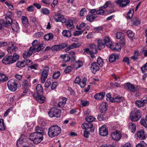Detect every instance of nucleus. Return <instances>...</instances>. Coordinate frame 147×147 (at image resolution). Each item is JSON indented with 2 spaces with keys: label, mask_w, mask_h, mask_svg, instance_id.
Wrapping results in <instances>:
<instances>
[{
  "label": "nucleus",
  "mask_w": 147,
  "mask_h": 147,
  "mask_svg": "<svg viewBox=\"0 0 147 147\" xmlns=\"http://www.w3.org/2000/svg\"><path fill=\"white\" fill-rule=\"evenodd\" d=\"M128 128L133 133H134L136 129L135 125L131 122L129 123Z\"/></svg>",
  "instance_id": "31"
},
{
  "label": "nucleus",
  "mask_w": 147,
  "mask_h": 147,
  "mask_svg": "<svg viewBox=\"0 0 147 147\" xmlns=\"http://www.w3.org/2000/svg\"><path fill=\"white\" fill-rule=\"evenodd\" d=\"M127 34L129 38L131 40H133V37L134 36V34L131 30H128L127 32Z\"/></svg>",
  "instance_id": "42"
},
{
  "label": "nucleus",
  "mask_w": 147,
  "mask_h": 147,
  "mask_svg": "<svg viewBox=\"0 0 147 147\" xmlns=\"http://www.w3.org/2000/svg\"><path fill=\"white\" fill-rule=\"evenodd\" d=\"M57 22H61L62 23H65V22L66 20V19H65L64 17V16L62 15L61 17H60L59 19H57Z\"/></svg>",
  "instance_id": "60"
},
{
  "label": "nucleus",
  "mask_w": 147,
  "mask_h": 147,
  "mask_svg": "<svg viewBox=\"0 0 147 147\" xmlns=\"http://www.w3.org/2000/svg\"><path fill=\"white\" fill-rule=\"evenodd\" d=\"M110 85L113 88L116 87L119 88L121 86L120 84L117 82H115V83L111 82L110 84Z\"/></svg>",
  "instance_id": "52"
},
{
  "label": "nucleus",
  "mask_w": 147,
  "mask_h": 147,
  "mask_svg": "<svg viewBox=\"0 0 147 147\" xmlns=\"http://www.w3.org/2000/svg\"><path fill=\"white\" fill-rule=\"evenodd\" d=\"M29 138L35 144H38L43 140V135L39 133H32L30 135Z\"/></svg>",
  "instance_id": "2"
},
{
  "label": "nucleus",
  "mask_w": 147,
  "mask_h": 147,
  "mask_svg": "<svg viewBox=\"0 0 147 147\" xmlns=\"http://www.w3.org/2000/svg\"><path fill=\"white\" fill-rule=\"evenodd\" d=\"M60 75V72L59 71H57L55 72L53 75V79H56L58 78Z\"/></svg>",
  "instance_id": "57"
},
{
  "label": "nucleus",
  "mask_w": 147,
  "mask_h": 147,
  "mask_svg": "<svg viewBox=\"0 0 147 147\" xmlns=\"http://www.w3.org/2000/svg\"><path fill=\"white\" fill-rule=\"evenodd\" d=\"M12 22V20L11 18L8 17H5L3 20L2 23L5 26L7 27Z\"/></svg>",
  "instance_id": "20"
},
{
  "label": "nucleus",
  "mask_w": 147,
  "mask_h": 147,
  "mask_svg": "<svg viewBox=\"0 0 147 147\" xmlns=\"http://www.w3.org/2000/svg\"><path fill=\"white\" fill-rule=\"evenodd\" d=\"M99 134L102 136H107L108 134V131L106 127L102 126L99 129Z\"/></svg>",
  "instance_id": "17"
},
{
  "label": "nucleus",
  "mask_w": 147,
  "mask_h": 147,
  "mask_svg": "<svg viewBox=\"0 0 147 147\" xmlns=\"http://www.w3.org/2000/svg\"><path fill=\"white\" fill-rule=\"evenodd\" d=\"M141 54L139 53V51H136L134 52V55L131 57L130 58L133 59L134 61H135L138 59V57Z\"/></svg>",
  "instance_id": "37"
},
{
  "label": "nucleus",
  "mask_w": 147,
  "mask_h": 147,
  "mask_svg": "<svg viewBox=\"0 0 147 147\" xmlns=\"http://www.w3.org/2000/svg\"><path fill=\"white\" fill-rule=\"evenodd\" d=\"M10 56H8L4 57L2 60V62L5 64H11V60Z\"/></svg>",
  "instance_id": "29"
},
{
  "label": "nucleus",
  "mask_w": 147,
  "mask_h": 147,
  "mask_svg": "<svg viewBox=\"0 0 147 147\" xmlns=\"http://www.w3.org/2000/svg\"><path fill=\"white\" fill-rule=\"evenodd\" d=\"M40 12L43 14L48 15L49 13L50 10L46 8H42L41 9Z\"/></svg>",
  "instance_id": "47"
},
{
  "label": "nucleus",
  "mask_w": 147,
  "mask_h": 147,
  "mask_svg": "<svg viewBox=\"0 0 147 147\" xmlns=\"http://www.w3.org/2000/svg\"><path fill=\"white\" fill-rule=\"evenodd\" d=\"M125 101V99L123 97L119 95H117L116 96L112 98V100H111V102L115 103H118Z\"/></svg>",
  "instance_id": "14"
},
{
  "label": "nucleus",
  "mask_w": 147,
  "mask_h": 147,
  "mask_svg": "<svg viewBox=\"0 0 147 147\" xmlns=\"http://www.w3.org/2000/svg\"><path fill=\"white\" fill-rule=\"evenodd\" d=\"M69 54L71 56V61L72 62L75 60L76 57L75 56L76 54V53L74 51H71L69 52Z\"/></svg>",
  "instance_id": "44"
},
{
  "label": "nucleus",
  "mask_w": 147,
  "mask_h": 147,
  "mask_svg": "<svg viewBox=\"0 0 147 147\" xmlns=\"http://www.w3.org/2000/svg\"><path fill=\"white\" fill-rule=\"evenodd\" d=\"M130 2L128 0H117L116 3L121 7H125Z\"/></svg>",
  "instance_id": "18"
},
{
  "label": "nucleus",
  "mask_w": 147,
  "mask_h": 147,
  "mask_svg": "<svg viewBox=\"0 0 147 147\" xmlns=\"http://www.w3.org/2000/svg\"><path fill=\"white\" fill-rule=\"evenodd\" d=\"M61 132V128L57 125H53L48 129V135L50 138H53L59 135Z\"/></svg>",
  "instance_id": "1"
},
{
  "label": "nucleus",
  "mask_w": 147,
  "mask_h": 147,
  "mask_svg": "<svg viewBox=\"0 0 147 147\" xmlns=\"http://www.w3.org/2000/svg\"><path fill=\"white\" fill-rule=\"evenodd\" d=\"M147 135L144 131L140 130L138 131L135 135V138L137 140H144L146 138Z\"/></svg>",
  "instance_id": "8"
},
{
  "label": "nucleus",
  "mask_w": 147,
  "mask_h": 147,
  "mask_svg": "<svg viewBox=\"0 0 147 147\" xmlns=\"http://www.w3.org/2000/svg\"><path fill=\"white\" fill-rule=\"evenodd\" d=\"M86 78L85 77H84L83 78L82 82H80L79 84L81 88H83L86 86Z\"/></svg>",
  "instance_id": "51"
},
{
  "label": "nucleus",
  "mask_w": 147,
  "mask_h": 147,
  "mask_svg": "<svg viewBox=\"0 0 147 147\" xmlns=\"http://www.w3.org/2000/svg\"><path fill=\"white\" fill-rule=\"evenodd\" d=\"M23 143V139L20 138L17 141L16 146L18 147H20L22 145Z\"/></svg>",
  "instance_id": "53"
},
{
  "label": "nucleus",
  "mask_w": 147,
  "mask_h": 147,
  "mask_svg": "<svg viewBox=\"0 0 147 147\" xmlns=\"http://www.w3.org/2000/svg\"><path fill=\"white\" fill-rule=\"evenodd\" d=\"M130 119L132 121H137L139 120L137 117L135 115L134 113L131 114L129 116Z\"/></svg>",
  "instance_id": "49"
},
{
  "label": "nucleus",
  "mask_w": 147,
  "mask_h": 147,
  "mask_svg": "<svg viewBox=\"0 0 147 147\" xmlns=\"http://www.w3.org/2000/svg\"><path fill=\"white\" fill-rule=\"evenodd\" d=\"M98 47L99 50H101L102 48L105 47V44H104L102 40H98Z\"/></svg>",
  "instance_id": "46"
},
{
  "label": "nucleus",
  "mask_w": 147,
  "mask_h": 147,
  "mask_svg": "<svg viewBox=\"0 0 147 147\" xmlns=\"http://www.w3.org/2000/svg\"><path fill=\"white\" fill-rule=\"evenodd\" d=\"M61 58L65 62H67L71 60V58L68 55H62L61 56Z\"/></svg>",
  "instance_id": "43"
},
{
  "label": "nucleus",
  "mask_w": 147,
  "mask_h": 147,
  "mask_svg": "<svg viewBox=\"0 0 147 147\" xmlns=\"http://www.w3.org/2000/svg\"><path fill=\"white\" fill-rule=\"evenodd\" d=\"M53 35L51 33H48L45 34L44 36V39L46 40H49L52 39Z\"/></svg>",
  "instance_id": "41"
},
{
  "label": "nucleus",
  "mask_w": 147,
  "mask_h": 147,
  "mask_svg": "<svg viewBox=\"0 0 147 147\" xmlns=\"http://www.w3.org/2000/svg\"><path fill=\"white\" fill-rule=\"evenodd\" d=\"M90 46L89 49L86 48L84 49L83 53L85 55L89 54L92 58H94L95 57L94 54H96L97 52L96 47L94 44H91Z\"/></svg>",
  "instance_id": "3"
},
{
  "label": "nucleus",
  "mask_w": 147,
  "mask_h": 147,
  "mask_svg": "<svg viewBox=\"0 0 147 147\" xmlns=\"http://www.w3.org/2000/svg\"><path fill=\"white\" fill-rule=\"evenodd\" d=\"M30 79H29L28 82L26 80H24L23 81L22 84V86L23 89L27 88L30 86Z\"/></svg>",
  "instance_id": "30"
},
{
  "label": "nucleus",
  "mask_w": 147,
  "mask_h": 147,
  "mask_svg": "<svg viewBox=\"0 0 147 147\" xmlns=\"http://www.w3.org/2000/svg\"><path fill=\"white\" fill-rule=\"evenodd\" d=\"M82 127L86 130L90 129V131L92 132L94 131V129L93 128V125L91 123H84L82 125Z\"/></svg>",
  "instance_id": "11"
},
{
  "label": "nucleus",
  "mask_w": 147,
  "mask_h": 147,
  "mask_svg": "<svg viewBox=\"0 0 147 147\" xmlns=\"http://www.w3.org/2000/svg\"><path fill=\"white\" fill-rule=\"evenodd\" d=\"M127 88L132 92H134L136 91V88L134 86L130 83H127L126 84Z\"/></svg>",
  "instance_id": "32"
},
{
  "label": "nucleus",
  "mask_w": 147,
  "mask_h": 147,
  "mask_svg": "<svg viewBox=\"0 0 147 147\" xmlns=\"http://www.w3.org/2000/svg\"><path fill=\"white\" fill-rule=\"evenodd\" d=\"M48 114L49 116L51 118L54 117H59L61 115V111L60 110L55 108H51L48 112Z\"/></svg>",
  "instance_id": "5"
},
{
  "label": "nucleus",
  "mask_w": 147,
  "mask_h": 147,
  "mask_svg": "<svg viewBox=\"0 0 147 147\" xmlns=\"http://www.w3.org/2000/svg\"><path fill=\"white\" fill-rule=\"evenodd\" d=\"M111 6V7H114V6L111 5V2L110 1H107L104 5L102 7H101L103 9H105L106 8H107L108 7H110Z\"/></svg>",
  "instance_id": "54"
},
{
  "label": "nucleus",
  "mask_w": 147,
  "mask_h": 147,
  "mask_svg": "<svg viewBox=\"0 0 147 147\" xmlns=\"http://www.w3.org/2000/svg\"><path fill=\"white\" fill-rule=\"evenodd\" d=\"M135 115L139 120L142 117V112L141 111L138 110L135 111L134 113Z\"/></svg>",
  "instance_id": "55"
},
{
  "label": "nucleus",
  "mask_w": 147,
  "mask_h": 147,
  "mask_svg": "<svg viewBox=\"0 0 147 147\" xmlns=\"http://www.w3.org/2000/svg\"><path fill=\"white\" fill-rule=\"evenodd\" d=\"M9 56L11 59V64L16 62L19 58V56L17 54H14L13 56L9 55Z\"/></svg>",
  "instance_id": "26"
},
{
  "label": "nucleus",
  "mask_w": 147,
  "mask_h": 147,
  "mask_svg": "<svg viewBox=\"0 0 147 147\" xmlns=\"http://www.w3.org/2000/svg\"><path fill=\"white\" fill-rule=\"evenodd\" d=\"M103 9L101 7H100L99 9L96 10V15H102L104 13V11L102 9Z\"/></svg>",
  "instance_id": "63"
},
{
  "label": "nucleus",
  "mask_w": 147,
  "mask_h": 147,
  "mask_svg": "<svg viewBox=\"0 0 147 147\" xmlns=\"http://www.w3.org/2000/svg\"><path fill=\"white\" fill-rule=\"evenodd\" d=\"M21 20L24 26L27 27L29 26V22L26 17L24 16H22V17Z\"/></svg>",
  "instance_id": "25"
},
{
  "label": "nucleus",
  "mask_w": 147,
  "mask_h": 147,
  "mask_svg": "<svg viewBox=\"0 0 147 147\" xmlns=\"http://www.w3.org/2000/svg\"><path fill=\"white\" fill-rule=\"evenodd\" d=\"M10 45V47L8 46L7 49V51L9 54H16V52L18 50V48L14 46V44L12 42H9L8 45Z\"/></svg>",
  "instance_id": "6"
},
{
  "label": "nucleus",
  "mask_w": 147,
  "mask_h": 147,
  "mask_svg": "<svg viewBox=\"0 0 147 147\" xmlns=\"http://www.w3.org/2000/svg\"><path fill=\"white\" fill-rule=\"evenodd\" d=\"M62 34L64 36L66 37L67 38H69L71 36V32L67 30H64L62 32Z\"/></svg>",
  "instance_id": "39"
},
{
  "label": "nucleus",
  "mask_w": 147,
  "mask_h": 147,
  "mask_svg": "<svg viewBox=\"0 0 147 147\" xmlns=\"http://www.w3.org/2000/svg\"><path fill=\"white\" fill-rule=\"evenodd\" d=\"M124 36H125V35L122 32H117L116 34V37L118 39H119Z\"/></svg>",
  "instance_id": "45"
},
{
  "label": "nucleus",
  "mask_w": 147,
  "mask_h": 147,
  "mask_svg": "<svg viewBox=\"0 0 147 147\" xmlns=\"http://www.w3.org/2000/svg\"><path fill=\"white\" fill-rule=\"evenodd\" d=\"M97 16L96 14H92V15H88L86 17V19L87 20L90 22H92Z\"/></svg>",
  "instance_id": "28"
},
{
  "label": "nucleus",
  "mask_w": 147,
  "mask_h": 147,
  "mask_svg": "<svg viewBox=\"0 0 147 147\" xmlns=\"http://www.w3.org/2000/svg\"><path fill=\"white\" fill-rule=\"evenodd\" d=\"M131 23L133 25L137 26L140 24V21L137 18H136L131 21Z\"/></svg>",
  "instance_id": "50"
},
{
  "label": "nucleus",
  "mask_w": 147,
  "mask_h": 147,
  "mask_svg": "<svg viewBox=\"0 0 147 147\" xmlns=\"http://www.w3.org/2000/svg\"><path fill=\"white\" fill-rule=\"evenodd\" d=\"M62 15L60 13V12L59 11L54 16V19L55 21L57 22V19H59L60 18L61 16Z\"/></svg>",
  "instance_id": "59"
},
{
  "label": "nucleus",
  "mask_w": 147,
  "mask_h": 147,
  "mask_svg": "<svg viewBox=\"0 0 147 147\" xmlns=\"http://www.w3.org/2000/svg\"><path fill=\"white\" fill-rule=\"evenodd\" d=\"M105 45L108 47H111L112 49V43L109 36H105L104 38Z\"/></svg>",
  "instance_id": "19"
},
{
  "label": "nucleus",
  "mask_w": 147,
  "mask_h": 147,
  "mask_svg": "<svg viewBox=\"0 0 147 147\" xmlns=\"http://www.w3.org/2000/svg\"><path fill=\"white\" fill-rule=\"evenodd\" d=\"M11 27L13 32H17L20 28L18 23L16 21L11 24Z\"/></svg>",
  "instance_id": "22"
},
{
  "label": "nucleus",
  "mask_w": 147,
  "mask_h": 147,
  "mask_svg": "<svg viewBox=\"0 0 147 147\" xmlns=\"http://www.w3.org/2000/svg\"><path fill=\"white\" fill-rule=\"evenodd\" d=\"M147 144L145 142L142 141L140 142V143L136 145V147H145L146 146Z\"/></svg>",
  "instance_id": "56"
},
{
  "label": "nucleus",
  "mask_w": 147,
  "mask_h": 147,
  "mask_svg": "<svg viewBox=\"0 0 147 147\" xmlns=\"http://www.w3.org/2000/svg\"><path fill=\"white\" fill-rule=\"evenodd\" d=\"M36 101L39 103H44L45 100V98L43 95L37 94V96L35 97Z\"/></svg>",
  "instance_id": "21"
},
{
  "label": "nucleus",
  "mask_w": 147,
  "mask_h": 147,
  "mask_svg": "<svg viewBox=\"0 0 147 147\" xmlns=\"http://www.w3.org/2000/svg\"><path fill=\"white\" fill-rule=\"evenodd\" d=\"M105 93L104 92H101L96 94L94 96V98L96 99L100 100L102 99L105 96Z\"/></svg>",
  "instance_id": "23"
},
{
  "label": "nucleus",
  "mask_w": 147,
  "mask_h": 147,
  "mask_svg": "<svg viewBox=\"0 0 147 147\" xmlns=\"http://www.w3.org/2000/svg\"><path fill=\"white\" fill-rule=\"evenodd\" d=\"M18 85V81L15 79L10 80L7 84L9 89L12 92H15L16 90Z\"/></svg>",
  "instance_id": "4"
},
{
  "label": "nucleus",
  "mask_w": 147,
  "mask_h": 147,
  "mask_svg": "<svg viewBox=\"0 0 147 147\" xmlns=\"http://www.w3.org/2000/svg\"><path fill=\"white\" fill-rule=\"evenodd\" d=\"M5 129V127L4 125L3 120V119H0V130L4 131Z\"/></svg>",
  "instance_id": "48"
},
{
  "label": "nucleus",
  "mask_w": 147,
  "mask_h": 147,
  "mask_svg": "<svg viewBox=\"0 0 147 147\" xmlns=\"http://www.w3.org/2000/svg\"><path fill=\"white\" fill-rule=\"evenodd\" d=\"M90 69L92 73L95 74L97 71L99 70L100 67L96 62H94L91 64Z\"/></svg>",
  "instance_id": "13"
},
{
  "label": "nucleus",
  "mask_w": 147,
  "mask_h": 147,
  "mask_svg": "<svg viewBox=\"0 0 147 147\" xmlns=\"http://www.w3.org/2000/svg\"><path fill=\"white\" fill-rule=\"evenodd\" d=\"M36 92L37 94H41L43 92V90L41 85L40 84H38L36 88Z\"/></svg>",
  "instance_id": "24"
},
{
  "label": "nucleus",
  "mask_w": 147,
  "mask_h": 147,
  "mask_svg": "<svg viewBox=\"0 0 147 147\" xmlns=\"http://www.w3.org/2000/svg\"><path fill=\"white\" fill-rule=\"evenodd\" d=\"M44 47L43 46H39L38 47H31L30 48L28 52H27L28 54V56H31L32 54L34 52H35L36 51L38 52L40 50L43 49Z\"/></svg>",
  "instance_id": "10"
},
{
  "label": "nucleus",
  "mask_w": 147,
  "mask_h": 147,
  "mask_svg": "<svg viewBox=\"0 0 147 147\" xmlns=\"http://www.w3.org/2000/svg\"><path fill=\"white\" fill-rule=\"evenodd\" d=\"M49 71V67H45L43 70L42 71L40 78L41 81L42 83H43L45 82L46 79L47 78L48 75Z\"/></svg>",
  "instance_id": "9"
},
{
  "label": "nucleus",
  "mask_w": 147,
  "mask_h": 147,
  "mask_svg": "<svg viewBox=\"0 0 147 147\" xmlns=\"http://www.w3.org/2000/svg\"><path fill=\"white\" fill-rule=\"evenodd\" d=\"M17 67L18 68H22L25 67L26 63L25 60H23L22 61H18L16 64Z\"/></svg>",
  "instance_id": "33"
},
{
  "label": "nucleus",
  "mask_w": 147,
  "mask_h": 147,
  "mask_svg": "<svg viewBox=\"0 0 147 147\" xmlns=\"http://www.w3.org/2000/svg\"><path fill=\"white\" fill-rule=\"evenodd\" d=\"M134 13V10L133 9H131L128 12L126 18L127 19H131Z\"/></svg>",
  "instance_id": "38"
},
{
  "label": "nucleus",
  "mask_w": 147,
  "mask_h": 147,
  "mask_svg": "<svg viewBox=\"0 0 147 147\" xmlns=\"http://www.w3.org/2000/svg\"><path fill=\"white\" fill-rule=\"evenodd\" d=\"M8 80V77L5 74L0 73V82H3Z\"/></svg>",
  "instance_id": "35"
},
{
  "label": "nucleus",
  "mask_w": 147,
  "mask_h": 147,
  "mask_svg": "<svg viewBox=\"0 0 147 147\" xmlns=\"http://www.w3.org/2000/svg\"><path fill=\"white\" fill-rule=\"evenodd\" d=\"M119 58V56L117 54H113L110 56L109 61L110 62H113Z\"/></svg>",
  "instance_id": "27"
},
{
  "label": "nucleus",
  "mask_w": 147,
  "mask_h": 147,
  "mask_svg": "<svg viewBox=\"0 0 147 147\" xmlns=\"http://www.w3.org/2000/svg\"><path fill=\"white\" fill-rule=\"evenodd\" d=\"M111 136L113 140L118 141L120 139L121 135V134L116 131L115 132L112 133Z\"/></svg>",
  "instance_id": "15"
},
{
  "label": "nucleus",
  "mask_w": 147,
  "mask_h": 147,
  "mask_svg": "<svg viewBox=\"0 0 147 147\" xmlns=\"http://www.w3.org/2000/svg\"><path fill=\"white\" fill-rule=\"evenodd\" d=\"M85 119L86 121L88 122V123H91L92 122L95 120V118L93 116H90L86 118Z\"/></svg>",
  "instance_id": "61"
},
{
  "label": "nucleus",
  "mask_w": 147,
  "mask_h": 147,
  "mask_svg": "<svg viewBox=\"0 0 147 147\" xmlns=\"http://www.w3.org/2000/svg\"><path fill=\"white\" fill-rule=\"evenodd\" d=\"M80 106L81 107H87L89 105V102L88 100H82L80 102Z\"/></svg>",
  "instance_id": "36"
},
{
  "label": "nucleus",
  "mask_w": 147,
  "mask_h": 147,
  "mask_svg": "<svg viewBox=\"0 0 147 147\" xmlns=\"http://www.w3.org/2000/svg\"><path fill=\"white\" fill-rule=\"evenodd\" d=\"M44 35V33L42 32H39L34 34L33 36L36 38H39Z\"/></svg>",
  "instance_id": "58"
},
{
  "label": "nucleus",
  "mask_w": 147,
  "mask_h": 147,
  "mask_svg": "<svg viewBox=\"0 0 147 147\" xmlns=\"http://www.w3.org/2000/svg\"><path fill=\"white\" fill-rule=\"evenodd\" d=\"M65 23L69 30H71L74 28V26L72 20L70 19H68L67 20L65 21Z\"/></svg>",
  "instance_id": "16"
},
{
  "label": "nucleus",
  "mask_w": 147,
  "mask_h": 147,
  "mask_svg": "<svg viewBox=\"0 0 147 147\" xmlns=\"http://www.w3.org/2000/svg\"><path fill=\"white\" fill-rule=\"evenodd\" d=\"M125 36H124V37L121 38L120 39V43L121 44V45L122 46H124L125 45Z\"/></svg>",
  "instance_id": "62"
},
{
  "label": "nucleus",
  "mask_w": 147,
  "mask_h": 147,
  "mask_svg": "<svg viewBox=\"0 0 147 147\" xmlns=\"http://www.w3.org/2000/svg\"><path fill=\"white\" fill-rule=\"evenodd\" d=\"M81 46V44L79 42H78L77 43H74L69 46L67 47L65 49V52H67L71 49L78 48Z\"/></svg>",
  "instance_id": "12"
},
{
  "label": "nucleus",
  "mask_w": 147,
  "mask_h": 147,
  "mask_svg": "<svg viewBox=\"0 0 147 147\" xmlns=\"http://www.w3.org/2000/svg\"><path fill=\"white\" fill-rule=\"evenodd\" d=\"M67 45L65 43H63L59 45H55L53 46L51 48L52 51L53 52L58 51L62 50L65 47H67Z\"/></svg>",
  "instance_id": "7"
},
{
  "label": "nucleus",
  "mask_w": 147,
  "mask_h": 147,
  "mask_svg": "<svg viewBox=\"0 0 147 147\" xmlns=\"http://www.w3.org/2000/svg\"><path fill=\"white\" fill-rule=\"evenodd\" d=\"M141 69L143 73L147 71V62L141 67Z\"/></svg>",
  "instance_id": "64"
},
{
  "label": "nucleus",
  "mask_w": 147,
  "mask_h": 147,
  "mask_svg": "<svg viewBox=\"0 0 147 147\" xmlns=\"http://www.w3.org/2000/svg\"><path fill=\"white\" fill-rule=\"evenodd\" d=\"M96 63L100 67H102L104 64L103 59L100 57L98 58Z\"/></svg>",
  "instance_id": "40"
},
{
  "label": "nucleus",
  "mask_w": 147,
  "mask_h": 147,
  "mask_svg": "<svg viewBox=\"0 0 147 147\" xmlns=\"http://www.w3.org/2000/svg\"><path fill=\"white\" fill-rule=\"evenodd\" d=\"M100 108L101 112L104 113L108 109V105L105 102L103 103L100 105Z\"/></svg>",
  "instance_id": "34"
}]
</instances>
